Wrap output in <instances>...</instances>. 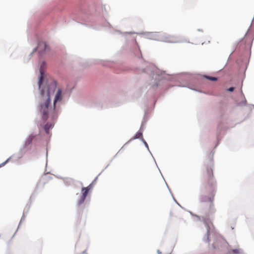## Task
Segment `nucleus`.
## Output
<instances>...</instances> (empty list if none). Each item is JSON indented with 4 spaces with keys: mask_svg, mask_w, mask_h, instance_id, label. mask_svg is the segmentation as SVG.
<instances>
[{
    "mask_svg": "<svg viewBox=\"0 0 254 254\" xmlns=\"http://www.w3.org/2000/svg\"><path fill=\"white\" fill-rule=\"evenodd\" d=\"M48 81L49 80H39L38 83L39 90L44 100L40 105L39 110L42 119L45 122L49 117H51L52 119H55L57 117L55 105L58 101L62 99V91L59 88L56 94L53 106H50V96L55 92L57 84L55 81H52L51 83H49Z\"/></svg>",
    "mask_w": 254,
    "mask_h": 254,
    "instance_id": "f257e3e1",
    "label": "nucleus"
},
{
    "mask_svg": "<svg viewBox=\"0 0 254 254\" xmlns=\"http://www.w3.org/2000/svg\"><path fill=\"white\" fill-rule=\"evenodd\" d=\"M212 166V164L210 166H206L205 170L203 173L202 189L204 192L206 191L207 190L211 193L214 191L215 181L214 179Z\"/></svg>",
    "mask_w": 254,
    "mask_h": 254,
    "instance_id": "f03ea898",
    "label": "nucleus"
},
{
    "mask_svg": "<svg viewBox=\"0 0 254 254\" xmlns=\"http://www.w3.org/2000/svg\"><path fill=\"white\" fill-rule=\"evenodd\" d=\"M213 196L212 197H207L206 196L203 195L201 197V207H204L205 205H208L210 208L213 205Z\"/></svg>",
    "mask_w": 254,
    "mask_h": 254,
    "instance_id": "7ed1b4c3",
    "label": "nucleus"
},
{
    "mask_svg": "<svg viewBox=\"0 0 254 254\" xmlns=\"http://www.w3.org/2000/svg\"><path fill=\"white\" fill-rule=\"evenodd\" d=\"M46 68V63H45V62H43L41 64V66H40V75L38 77V79H40V80L45 79V78H46L47 77V75L45 72Z\"/></svg>",
    "mask_w": 254,
    "mask_h": 254,
    "instance_id": "20e7f679",
    "label": "nucleus"
},
{
    "mask_svg": "<svg viewBox=\"0 0 254 254\" xmlns=\"http://www.w3.org/2000/svg\"><path fill=\"white\" fill-rule=\"evenodd\" d=\"M91 189H92V185L91 184L89 185L87 187L82 188V190H81L82 193V196H83V197H86V196L89 192V191Z\"/></svg>",
    "mask_w": 254,
    "mask_h": 254,
    "instance_id": "39448f33",
    "label": "nucleus"
},
{
    "mask_svg": "<svg viewBox=\"0 0 254 254\" xmlns=\"http://www.w3.org/2000/svg\"><path fill=\"white\" fill-rule=\"evenodd\" d=\"M177 41V38L173 36H169L167 37V42L170 43H175Z\"/></svg>",
    "mask_w": 254,
    "mask_h": 254,
    "instance_id": "423d86ee",
    "label": "nucleus"
},
{
    "mask_svg": "<svg viewBox=\"0 0 254 254\" xmlns=\"http://www.w3.org/2000/svg\"><path fill=\"white\" fill-rule=\"evenodd\" d=\"M230 253L232 254H241L242 250L238 248L231 250Z\"/></svg>",
    "mask_w": 254,
    "mask_h": 254,
    "instance_id": "0eeeda50",
    "label": "nucleus"
},
{
    "mask_svg": "<svg viewBox=\"0 0 254 254\" xmlns=\"http://www.w3.org/2000/svg\"><path fill=\"white\" fill-rule=\"evenodd\" d=\"M53 127V125L47 123L45 125L44 128L47 133L49 132V130Z\"/></svg>",
    "mask_w": 254,
    "mask_h": 254,
    "instance_id": "6e6552de",
    "label": "nucleus"
},
{
    "mask_svg": "<svg viewBox=\"0 0 254 254\" xmlns=\"http://www.w3.org/2000/svg\"><path fill=\"white\" fill-rule=\"evenodd\" d=\"M142 137V133L141 131H138L136 132V133L135 134L133 138L137 139V138H141Z\"/></svg>",
    "mask_w": 254,
    "mask_h": 254,
    "instance_id": "1a4fd4ad",
    "label": "nucleus"
},
{
    "mask_svg": "<svg viewBox=\"0 0 254 254\" xmlns=\"http://www.w3.org/2000/svg\"><path fill=\"white\" fill-rule=\"evenodd\" d=\"M85 198H86V197H83V196H81L80 198L78 200V201L77 202V205L78 206H80L81 204H82L84 202Z\"/></svg>",
    "mask_w": 254,
    "mask_h": 254,
    "instance_id": "9d476101",
    "label": "nucleus"
},
{
    "mask_svg": "<svg viewBox=\"0 0 254 254\" xmlns=\"http://www.w3.org/2000/svg\"><path fill=\"white\" fill-rule=\"evenodd\" d=\"M200 78H205V79H211V80H213V79H217V78L216 77H210V76H206V75H201V76L199 77Z\"/></svg>",
    "mask_w": 254,
    "mask_h": 254,
    "instance_id": "9b49d317",
    "label": "nucleus"
},
{
    "mask_svg": "<svg viewBox=\"0 0 254 254\" xmlns=\"http://www.w3.org/2000/svg\"><path fill=\"white\" fill-rule=\"evenodd\" d=\"M209 228H208V230H207V240H208V242H209L210 241V240L209 239Z\"/></svg>",
    "mask_w": 254,
    "mask_h": 254,
    "instance_id": "f8f14e48",
    "label": "nucleus"
},
{
    "mask_svg": "<svg viewBox=\"0 0 254 254\" xmlns=\"http://www.w3.org/2000/svg\"><path fill=\"white\" fill-rule=\"evenodd\" d=\"M234 90V87H230L228 89V91H230V92H232Z\"/></svg>",
    "mask_w": 254,
    "mask_h": 254,
    "instance_id": "ddd939ff",
    "label": "nucleus"
},
{
    "mask_svg": "<svg viewBox=\"0 0 254 254\" xmlns=\"http://www.w3.org/2000/svg\"><path fill=\"white\" fill-rule=\"evenodd\" d=\"M7 161H8V160H6L4 162L2 163L1 165H0V166H2L4 165Z\"/></svg>",
    "mask_w": 254,
    "mask_h": 254,
    "instance_id": "4468645a",
    "label": "nucleus"
},
{
    "mask_svg": "<svg viewBox=\"0 0 254 254\" xmlns=\"http://www.w3.org/2000/svg\"><path fill=\"white\" fill-rule=\"evenodd\" d=\"M144 143H145V145L147 146V143L146 142H145Z\"/></svg>",
    "mask_w": 254,
    "mask_h": 254,
    "instance_id": "2eb2a0df",
    "label": "nucleus"
},
{
    "mask_svg": "<svg viewBox=\"0 0 254 254\" xmlns=\"http://www.w3.org/2000/svg\"><path fill=\"white\" fill-rule=\"evenodd\" d=\"M44 46L46 47V44L44 43Z\"/></svg>",
    "mask_w": 254,
    "mask_h": 254,
    "instance_id": "dca6fc26",
    "label": "nucleus"
},
{
    "mask_svg": "<svg viewBox=\"0 0 254 254\" xmlns=\"http://www.w3.org/2000/svg\"><path fill=\"white\" fill-rule=\"evenodd\" d=\"M214 248H215V247L214 246V244H213Z\"/></svg>",
    "mask_w": 254,
    "mask_h": 254,
    "instance_id": "f3484780",
    "label": "nucleus"
}]
</instances>
